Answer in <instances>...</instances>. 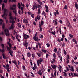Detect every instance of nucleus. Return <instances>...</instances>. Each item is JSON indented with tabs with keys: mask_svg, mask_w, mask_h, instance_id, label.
Masks as SVG:
<instances>
[{
	"mask_svg": "<svg viewBox=\"0 0 78 78\" xmlns=\"http://www.w3.org/2000/svg\"><path fill=\"white\" fill-rule=\"evenodd\" d=\"M41 5L39 4L37 5V8H38V9H40V8H41Z\"/></svg>",
	"mask_w": 78,
	"mask_h": 78,
	"instance_id": "obj_25",
	"label": "nucleus"
},
{
	"mask_svg": "<svg viewBox=\"0 0 78 78\" xmlns=\"http://www.w3.org/2000/svg\"><path fill=\"white\" fill-rule=\"evenodd\" d=\"M57 55H61V51H58L56 52Z\"/></svg>",
	"mask_w": 78,
	"mask_h": 78,
	"instance_id": "obj_19",
	"label": "nucleus"
},
{
	"mask_svg": "<svg viewBox=\"0 0 78 78\" xmlns=\"http://www.w3.org/2000/svg\"><path fill=\"white\" fill-rule=\"evenodd\" d=\"M13 49L14 50H16V47L14 46L13 48Z\"/></svg>",
	"mask_w": 78,
	"mask_h": 78,
	"instance_id": "obj_56",
	"label": "nucleus"
},
{
	"mask_svg": "<svg viewBox=\"0 0 78 78\" xmlns=\"http://www.w3.org/2000/svg\"><path fill=\"white\" fill-rule=\"evenodd\" d=\"M37 19L38 20H40V18H41V16L39 15L37 16Z\"/></svg>",
	"mask_w": 78,
	"mask_h": 78,
	"instance_id": "obj_32",
	"label": "nucleus"
},
{
	"mask_svg": "<svg viewBox=\"0 0 78 78\" xmlns=\"http://www.w3.org/2000/svg\"><path fill=\"white\" fill-rule=\"evenodd\" d=\"M78 5L76 3H75V7L76 9H78Z\"/></svg>",
	"mask_w": 78,
	"mask_h": 78,
	"instance_id": "obj_12",
	"label": "nucleus"
},
{
	"mask_svg": "<svg viewBox=\"0 0 78 78\" xmlns=\"http://www.w3.org/2000/svg\"><path fill=\"white\" fill-rule=\"evenodd\" d=\"M41 51L43 52H44V53H46L47 52V50H44V49H42L41 50Z\"/></svg>",
	"mask_w": 78,
	"mask_h": 78,
	"instance_id": "obj_28",
	"label": "nucleus"
},
{
	"mask_svg": "<svg viewBox=\"0 0 78 78\" xmlns=\"http://www.w3.org/2000/svg\"><path fill=\"white\" fill-rule=\"evenodd\" d=\"M64 9H67V5H65V6L64 7Z\"/></svg>",
	"mask_w": 78,
	"mask_h": 78,
	"instance_id": "obj_51",
	"label": "nucleus"
},
{
	"mask_svg": "<svg viewBox=\"0 0 78 78\" xmlns=\"http://www.w3.org/2000/svg\"><path fill=\"white\" fill-rule=\"evenodd\" d=\"M38 73L39 75H42V71L41 70H39L38 72Z\"/></svg>",
	"mask_w": 78,
	"mask_h": 78,
	"instance_id": "obj_14",
	"label": "nucleus"
},
{
	"mask_svg": "<svg viewBox=\"0 0 78 78\" xmlns=\"http://www.w3.org/2000/svg\"><path fill=\"white\" fill-rule=\"evenodd\" d=\"M71 69H70V70L71 71V72H73V71H74V67L73 66H72Z\"/></svg>",
	"mask_w": 78,
	"mask_h": 78,
	"instance_id": "obj_13",
	"label": "nucleus"
},
{
	"mask_svg": "<svg viewBox=\"0 0 78 78\" xmlns=\"http://www.w3.org/2000/svg\"><path fill=\"white\" fill-rule=\"evenodd\" d=\"M39 25V28L40 29V30H39V31H42V26L41 25V24L40 23Z\"/></svg>",
	"mask_w": 78,
	"mask_h": 78,
	"instance_id": "obj_8",
	"label": "nucleus"
},
{
	"mask_svg": "<svg viewBox=\"0 0 78 78\" xmlns=\"http://www.w3.org/2000/svg\"><path fill=\"white\" fill-rule=\"evenodd\" d=\"M9 52L11 56H13V55H12V51L11 50H9Z\"/></svg>",
	"mask_w": 78,
	"mask_h": 78,
	"instance_id": "obj_17",
	"label": "nucleus"
},
{
	"mask_svg": "<svg viewBox=\"0 0 78 78\" xmlns=\"http://www.w3.org/2000/svg\"><path fill=\"white\" fill-rule=\"evenodd\" d=\"M51 66L52 68H53V69H56V68L57 66L55 65H51Z\"/></svg>",
	"mask_w": 78,
	"mask_h": 78,
	"instance_id": "obj_9",
	"label": "nucleus"
},
{
	"mask_svg": "<svg viewBox=\"0 0 78 78\" xmlns=\"http://www.w3.org/2000/svg\"><path fill=\"white\" fill-rule=\"evenodd\" d=\"M40 61H41V62H42L43 61V59L42 58H41L39 60Z\"/></svg>",
	"mask_w": 78,
	"mask_h": 78,
	"instance_id": "obj_47",
	"label": "nucleus"
},
{
	"mask_svg": "<svg viewBox=\"0 0 78 78\" xmlns=\"http://www.w3.org/2000/svg\"><path fill=\"white\" fill-rule=\"evenodd\" d=\"M23 44L25 47H28V43L26 41H25V42L23 43Z\"/></svg>",
	"mask_w": 78,
	"mask_h": 78,
	"instance_id": "obj_4",
	"label": "nucleus"
},
{
	"mask_svg": "<svg viewBox=\"0 0 78 78\" xmlns=\"http://www.w3.org/2000/svg\"><path fill=\"white\" fill-rule=\"evenodd\" d=\"M18 8L19 9H20V8H21V4H20V3L19 2L18 3Z\"/></svg>",
	"mask_w": 78,
	"mask_h": 78,
	"instance_id": "obj_10",
	"label": "nucleus"
},
{
	"mask_svg": "<svg viewBox=\"0 0 78 78\" xmlns=\"http://www.w3.org/2000/svg\"><path fill=\"white\" fill-rule=\"evenodd\" d=\"M2 29H5V24L4 23L2 24Z\"/></svg>",
	"mask_w": 78,
	"mask_h": 78,
	"instance_id": "obj_30",
	"label": "nucleus"
},
{
	"mask_svg": "<svg viewBox=\"0 0 78 78\" xmlns=\"http://www.w3.org/2000/svg\"><path fill=\"white\" fill-rule=\"evenodd\" d=\"M13 13H14L15 16H17V14L16 13V11H13Z\"/></svg>",
	"mask_w": 78,
	"mask_h": 78,
	"instance_id": "obj_34",
	"label": "nucleus"
},
{
	"mask_svg": "<svg viewBox=\"0 0 78 78\" xmlns=\"http://www.w3.org/2000/svg\"><path fill=\"white\" fill-rule=\"evenodd\" d=\"M23 36L24 38L25 39H29L30 38V36L28 35H27L24 33H23Z\"/></svg>",
	"mask_w": 78,
	"mask_h": 78,
	"instance_id": "obj_1",
	"label": "nucleus"
},
{
	"mask_svg": "<svg viewBox=\"0 0 78 78\" xmlns=\"http://www.w3.org/2000/svg\"><path fill=\"white\" fill-rule=\"evenodd\" d=\"M34 67L35 69H37V66H36V64L35 63H34Z\"/></svg>",
	"mask_w": 78,
	"mask_h": 78,
	"instance_id": "obj_36",
	"label": "nucleus"
},
{
	"mask_svg": "<svg viewBox=\"0 0 78 78\" xmlns=\"http://www.w3.org/2000/svg\"><path fill=\"white\" fill-rule=\"evenodd\" d=\"M53 56L54 58H56V54H55V53L53 54Z\"/></svg>",
	"mask_w": 78,
	"mask_h": 78,
	"instance_id": "obj_44",
	"label": "nucleus"
},
{
	"mask_svg": "<svg viewBox=\"0 0 78 78\" xmlns=\"http://www.w3.org/2000/svg\"><path fill=\"white\" fill-rule=\"evenodd\" d=\"M34 5H35V8H36V9H37V4L36 5V3H35Z\"/></svg>",
	"mask_w": 78,
	"mask_h": 78,
	"instance_id": "obj_50",
	"label": "nucleus"
},
{
	"mask_svg": "<svg viewBox=\"0 0 78 78\" xmlns=\"http://www.w3.org/2000/svg\"><path fill=\"white\" fill-rule=\"evenodd\" d=\"M18 27H19V28H21V25L20 24V23H18Z\"/></svg>",
	"mask_w": 78,
	"mask_h": 78,
	"instance_id": "obj_48",
	"label": "nucleus"
},
{
	"mask_svg": "<svg viewBox=\"0 0 78 78\" xmlns=\"http://www.w3.org/2000/svg\"><path fill=\"white\" fill-rule=\"evenodd\" d=\"M18 14H20V15H21V12H20V10H18Z\"/></svg>",
	"mask_w": 78,
	"mask_h": 78,
	"instance_id": "obj_46",
	"label": "nucleus"
},
{
	"mask_svg": "<svg viewBox=\"0 0 78 78\" xmlns=\"http://www.w3.org/2000/svg\"><path fill=\"white\" fill-rule=\"evenodd\" d=\"M32 9L34 11V9H35V5H33V7H32Z\"/></svg>",
	"mask_w": 78,
	"mask_h": 78,
	"instance_id": "obj_41",
	"label": "nucleus"
},
{
	"mask_svg": "<svg viewBox=\"0 0 78 78\" xmlns=\"http://www.w3.org/2000/svg\"><path fill=\"white\" fill-rule=\"evenodd\" d=\"M5 7V4H2V10H3L4 9V7Z\"/></svg>",
	"mask_w": 78,
	"mask_h": 78,
	"instance_id": "obj_20",
	"label": "nucleus"
},
{
	"mask_svg": "<svg viewBox=\"0 0 78 78\" xmlns=\"http://www.w3.org/2000/svg\"><path fill=\"white\" fill-rule=\"evenodd\" d=\"M56 12H54V15L55 17H56V14L57 15H58V14H59V12H58V10H56Z\"/></svg>",
	"mask_w": 78,
	"mask_h": 78,
	"instance_id": "obj_3",
	"label": "nucleus"
},
{
	"mask_svg": "<svg viewBox=\"0 0 78 78\" xmlns=\"http://www.w3.org/2000/svg\"><path fill=\"white\" fill-rule=\"evenodd\" d=\"M22 67L23 68V70H24V71L26 70V69L25 68V66H24V65H23L22 66Z\"/></svg>",
	"mask_w": 78,
	"mask_h": 78,
	"instance_id": "obj_21",
	"label": "nucleus"
},
{
	"mask_svg": "<svg viewBox=\"0 0 78 78\" xmlns=\"http://www.w3.org/2000/svg\"><path fill=\"white\" fill-rule=\"evenodd\" d=\"M44 22H43V21H42V20H41V26H42V25H44Z\"/></svg>",
	"mask_w": 78,
	"mask_h": 78,
	"instance_id": "obj_27",
	"label": "nucleus"
},
{
	"mask_svg": "<svg viewBox=\"0 0 78 78\" xmlns=\"http://www.w3.org/2000/svg\"><path fill=\"white\" fill-rule=\"evenodd\" d=\"M27 55L28 57H30L31 56V54L30 52L27 53Z\"/></svg>",
	"mask_w": 78,
	"mask_h": 78,
	"instance_id": "obj_16",
	"label": "nucleus"
},
{
	"mask_svg": "<svg viewBox=\"0 0 78 78\" xmlns=\"http://www.w3.org/2000/svg\"><path fill=\"white\" fill-rule=\"evenodd\" d=\"M5 15H6V14H5L4 13L3 15H2V17H5Z\"/></svg>",
	"mask_w": 78,
	"mask_h": 78,
	"instance_id": "obj_43",
	"label": "nucleus"
},
{
	"mask_svg": "<svg viewBox=\"0 0 78 78\" xmlns=\"http://www.w3.org/2000/svg\"><path fill=\"white\" fill-rule=\"evenodd\" d=\"M38 14H40V13H41V10H40V9H38Z\"/></svg>",
	"mask_w": 78,
	"mask_h": 78,
	"instance_id": "obj_60",
	"label": "nucleus"
},
{
	"mask_svg": "<svg viewBox=\"0 0 78 78\" xmlns=\"http://www.w3.org/2000/svg\"><path fill=\"white\" fill-rule=\"evenodd\" d=\"M49 56H50L48 54H46V58H47Z\"/></svg>",
	"mask_w": 78,
	"mask_h": 78,
	"instance_id": "obj_45",
	"label": "nucleus"
},
{
	"mask_svg": "<svg viewBox=\"0 0 78 78\" xmlns=\"http://www.w3.org/2000/svg\"><path fill=\"white\" fill-rule=\"evenodd\" d=\"M45 11H46V12H48L49 11L48 9H46Z\"/></svg>",
	"mask_w": 78,
	"mask_h": 78,
	"instance_id": "obj_64",
	"label": "nucleus"
},
{
	"mask_svg": "<svg viewBox=\"0 0 78 78\" xmlns=\"http://www.w3.org/2000/svg\"><path fill=\"white\" fill-rule=\"evenodd\" d=\"M10 20H12V24H14L13 23H15V21H14V18H12V19H10Z\"/></svg>",
	"mask_w": 78,
	"mask_h": 78,
	"instance_id": "obj_11",
	"label": "nucleus"
},
{
	"mask_svg": "<svg viewBox=\"0 0 78 78\" xmlns=\"http://www.w3.org/2000/svg\"><path fill=\"white\" fill-rule=\"evenodd\" d=\"M74 76H77V77H78V74H76L75 73H73Z\"/></svg>",
	"mask_w": 78,
	"mask_h": 78,
	"instance_id": "obj_37",
	"label": "nucleus"
},
{
	"mask_svg": "<svg viewBox=\"0 0 78 78\" xmlns=\"http://www.w3.org/2000/svg\"><path fill=\"white\" fill-rule=\"evenodd\" d=\"M5 35L7 36H10L9 34V33H5Z\"/></svg>",
	"mask_w": 78,
	"mask_h": 78,
	"instance_id": "obj_39",
	"label": "nucleus"
},
{
	"mask_svg": "<svg viewBox=\"0 0 78 78\" xmlns=\"http://www.w3.org/2000/svg\"><path fill=\"white\" fill-rule=\"evenodd\" d=\"M9 16L10 17L9 19H12L14 18L13 16H12V14L10 12L9 14Z\"/></svg>",
	"mask_w": 78,
	"mask_h": 78,
	"instance_id": "obj_5",
	"label": "nucleus"
},
{
	"mask_svg": "<svg viewBox=\"0 0 78 78\" xmlns=\"http://www.w3.org/2000/svg\"><path fill=\"white\" fill-rule=\"evenodd\" d=\"M69 35V36H70V37H71V38H72V37H73V35H72L71 34H70Z\"/></svg>",
	"mask_w": 78,
	"mask_h": 78,
	"instance_id": "obj_57",
	"label": "nucleus"
},
{
	"mask_svg": "<svg viewBox=\"0 0 78 78\" xmlns=\"http://www.w3.org/2000/svg\"><path fill=\"white\" fill-rule=\"evenodd\" d=\"M1 52H2V53H3V52H4L5 50L4 49V48H2V49L1 50Z\"/></svg>",
	"mask_w": 78,
	"mask_h": 78,
	"instance_id": "obj_58",
	"label": "nucleus"
},
{
	"mask_svg": "<svg viewBox=\"0 0 78 78\" xmlns=\"http://www.w3.org/2000/svg\"><path fill=\"white\" fill-rule=\"evenodd\" d=\"M32 57L34 58H35V54H32Z\"/></svg>",
	"mask_w": 78,
	"mask_h": 78,
	"instance_id": "obj_33",
	"label": "nucleus"
},
{
	"mask_svg": "<svg viewBox=\"0 0 78 78\" xmlns=\"http://www.w3.org/2000/svg\"><path fill=\"white\" fill-rule=\"evenodd\" d=\"M46 45L48 47H50V44L49 43H47L46 44Z\"/></svg>",
	"mask_w": 78,
	"mask_h": 78,
	"instance_id": "obj_59",
	"label": "nucleus"
},
{
	"mask_svg": "<svg viewBox=\"0 0 78 78\" xmlns=\"http://www.w3.org/2000/svg\"><path fill=\"white\" fill-rule=\"evenodd\" d=\"M67 59H70V56H69V55L68 54L67 55Z\"/></svg>",
	"mask_w": 78,
	"mask_h": 78,
	"instance_id": "obj_49",
	"label": "nucleus"
},
{
	"mask_svg": "<svg viewBox=\"0 0 78 78\" xmlns=\"http://www.w3.org/2000/svg\"><path fill=\"white\" fill-rule=\"evenodd\" d=\"M31 17L32 18H34V15L33 14H32Z\"/></svg>",
	"mask_w": 78,
	"mask_h": 78,
	"instance_id": "obj_55",
	"label": "nucleus"
},
{
	"mask_svg": "<svg viewBox=\"0 0 78 78\" xmlns=\"http://www.w3.org/2000/svg\"><path fill=\"white\" fill-rule=\"evenodd\" d=\"M8 44L9 46H11V43H10L9 42L8 43Z\"/></svg>",
	"mask_w": 78,
	"mask_h": 78,
	"instance_id": "obj_62",
	"label": "nucleus"
},
{
	"mask_svg": "<svg viewBox=\"0 0 78 78\" xmlns=\"http://www.w3.org/2000/svg\"><path fill=\"white\" fill-rule=\"evenodd\" d=\"M2 55L3 56V58L4 59H5V54L3 53L2 54Z\"/></svg>",
	"mask_w": 78,
	"mask_h": 78,
	"instance_id": "obj_40",
	"label": "nucleus"
},
{
	"mask_svg": "<svg viewBox=\"0 0 78 78\" xmlns=\"http://www.w3.org/2000/svg\"><path fill=\"white\" fill-rule=\"evenodd\" d=\"M51 33L52 34H53V35H54V36H56V34H55V33H56L55 31H54V32L52 31L51 32Z\"/></svg>",
	"mask_w": 78,
	"mask_h": 78,
	"instance_id": "obj_18",
	"label": "nucleus"
},
{
	"mask_svg": "<svg viewBox=\"0 0 78 78\" xmlns=\"http://www.w3.org/2000/svg\"><path fill=\"white\" fill-rule=\"evenodd\" d=\"M23 23H28V20H26L25 19H24L23 20Z\"/></svg>",
	"mask_w": 78,
	"mask_h": 78,
	"instance_id": "obj_6",
	"label": "nucleus"
},
{
	"mask_svg": "<svg viewBox=\"0 0 78 78\" xmlns=\"http://www.w3.org/2000/svg\"><path fill=\"white\" fill-rule=\"evenodd\" d=\"M10 9L11 10H16V8H13V7H11Z\"/></svg>",
	"mask_w": 78,
	"mask_h": 78,
	"instance_id": "obj_24",
	"label": "nucleus"
},
{
	"mask_svg": "<svg viewBox=\"0 0 78 78\" xmlns=\"http://www.w3.org/2000/svg\"><path fill=\"white\" fill-rule=\"evenodd\" d=\"M3 10H4V14H6V11H7V9H6V8H5L3 9Z\"/></svg>",
	"mask_w": 78,
	"mask_h": 78,
	"instance_id": "obj_15",
	"label": "nucleus"
},
{
	"mask_svg": "<svg viewBox=\"0 0 78 78\" xmlns=\"http://www.w3.org/2000/svg\"><path fill=\"white\" fill-rule=\"evenodd\" d=\"M12 62L13 63H14V64H15V65L17 64V62H16L15 61H14L13 60V61H12Z\"/></svg>",
	"mask_w": 78,
	"mask_h": 78,
	"instance_id": "obj_38",
	"label": "nucleus"
},
{
	"mask_svg": "<svg viewBox=\"0 0 78 78\" xmlns=\"http://www.w3.org/2000/svg\"><path fill=\"white\" fill-rule=\"evenodd\" d=\"M37 55L39 56V57H41V54L39 53H37Z\"/></svg>",
	"mask_w": 78,
	"mask_h": 78,
	"instance_id": "obj_26",
	"label": "nucleus"
},
{
	"mask_svg": "<svg viewBox=\"0 0 78 78\" xmlns=\"http://www.w3.org/2000/svg\"><path fill=\"white\" fill-rule=\"evenodd\" d=\"M37 61V63H39V64H41V62H42L41 61H40V60H38Z\"/></svg>",
	"mask_w": 78,
	"mask_h": 78,
	"instance_id": "obj_35",
	"label": "nucleus"
},
{
	"mask_svg": "<svg viewBox=\"0 0 78 78\" xmlns=\"http://www.w3.org/2000/svg\"><path fill=\"white\" fill-rule=\"evenodd\" d=\"M53 61H54V62H56V58H54L53 59Z\"/></svg>",
	"mask_w": 78,
	"mask_h": 78,
	"instance_id": "obj_53",
	"label": "nucleus"
},
{
	"mask_svg": "<svg viewBox=\"0 0 78 78\" xmlns=\"http://www.w3.org/2000/svg\"><path fill=\"white\" fill-rule=\"evenodd\" d=\"M56 51H57V48H56L55 47L54 48V52H55V53H56Z\"/></svg>",
	"mask_w": 78,
	"mask_h": 78,
	"instance_id": "obj_31",
	"label": "nucleus"
},
{
	"mask_svg": "<svg viewBox=\"0 0 78 78\" xmlns=\"http://www.w3.org/2000/svg\"><path fill=\"white\" fill-rule=\"evenodd\" d=\"M28 14L29 15H31V14L32 13L31 12H28Z\"/></svg>",
	"mask_w": 78,
	"mask_h": 78,
	"instance_id": "obj_63",
	"label": "nucleus"
},
{
	"mask_svg": "<svg viewBox=\"0 0 78 78\" xmlns=\"http://www.w3.org/2000/svg\"><path fill=\"white\" fill-rule=\"evenodd\" d=\"M63 73L64 74V76H67V73H66L65 72H63Z\"/></svg>",
	"mask_w": 78,
	"mask_h": 78,
	"instance_id": "obj_42",
	"label": "nucleus"
},
{
	"mask_svg": "<svg viewBox=\"0 0 78 78\" xmlns=\"http://www.w3.org/2000/svg\"><path fill=\"white\" fill-rule=\"evenodd\" d=\"M4 31L5 32V33L6 32L7 33H9V30H8V29H5L4 30Z\"/></svg>",
	"mask_w": 78,
	"mask_h": 78,
	"instance_id": "obj_22",
	"label": "nucleus"
},
{
	"mask_svg": "<svg viewBox=\"0 0 78 78\" xmlns=\"http://www.w3.org/2000/svg\"><path fill=\"white\" fill-rule=\"evenodd\" d=\"M34 40L36 42H38L40 40V39H39L37 37V36L36 35H35L34 36Z\"/></svg>",
	"mask_w": 78,
	"mask_h": 78,
	"instance_id": "obj_2",
	"label": "nucleus"
},
{
	"mask_svg": "<svg viewBox=\"0 0 78 78\" xmlns=\"http://www.w3.org/2000/svg\"><path fill=\"white\" fill-rule=\"evenodd\" d=\"M6 69L7 71V72H10V70H9V68H7Z\"/></svg>",
	"mask_w": 78,
	"mask_h": 78,
	"instance_id": "obj_54",
	"label": "nucleus"
},
{
	"mask_svg": "<svg viewBox=\"0 0 78 78\" xmlns=\"http://www.w3.org/2000/svg\"><path fill=\"white\" fill-rule=\"evenodd\" d=\"M68 25L69 27V28H72V26L70 25V23H69V24H68Z\"/></svg>",
	"mask_w": 78,
	"mask_h": 78,
	"instance_id": "obj_23",
	"label": "nucleus"
},
{
	"mask_svg": "<svg viewBox=\"0 0 78 78\" xmlns=\"http://www.w3.org/2000/svg\"><path fill=\"white\" fill-rule=\"evenodd\" d=\"M62 69V67H61V66H60L59 70V71H60V72H61V71Z\"/></svg>",
	"mask_w": 78,
	"mask_h": 78,
	"instance_id": "obj_61",
	"label": "nucleus"
},
{
	"mask_svg": "<svg viewBox=\"0 0 78 78\" xmlns=\"http://www.w3.org/2000/svg\"><path fill=\"white\" fill-rule=\"evenodd\" d=\"M66 45V43H65L63 42V44H62V47H64Z\"/></svg>",
	"mask_w": 78,
	"mask_h": 78,
	"instance_id": "obj_52",
	"label": "nucleus"
},
{
	"mask_svg": "<svg viewBox=\"0 0 78 78\" xmlns=\"http://www.w3.org/2000/svg\"><path fill=\"white\" fill-rule=\"evenodd\" d=\"M1 46L2 48H4V47H5V45H4L2 43L1 44Z\"/></svg>",
	"mask_w": 78,
	"mask_h": 78,
	"instance_id": "obj_29",
	"label": "nucleus"
},
{
	"mask_svg": "<svg viewBox=\"0 0 78 78\" xmlns=\"http://www.w3.org/2000/svg\"><path fill=\"white\" fill-rule=\"evenodd\" d=\"M57 22H58V20H57L56 19L53 21V23H54L55 25H57L58 24V23H57Z\"/></svg>",
	"mask_w": 78,
	"mask_h": 78,
	"instance_id": "obj_7",
	"label": "nucleus"
}]
</instances>
